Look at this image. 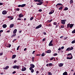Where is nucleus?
<instances>
[{"mask_svg":"<svg viewBox=\"0 0 75 75\" xmlns=\"http://www.w3.org/2000/svg\"><path fill=\"white\" fill-rule=\"evenodd\" d=\"M13 69H16V68L17 69H18L20 68V67L19 66L15 65L13 67Z\"/></svg>","mask_w":75,"mask_h":75,"instance_id":"f257e3e1","label":"nucleus"},{"mask_svg":"<svg viewBox=\"0 0 75 75\" xmlns=\"http://www.w3.org/2000/svg\"><path fill=\"white\" fill-rule=\"evenodd\" d=\"M38 2H39V3L37 4V5H41L42 4V2L41 1V0H38Z\"/></svg>","mask_w":75,"mask_h":75,"instance_id":"f03ea898","label":"nucleus"},{"mask_svg":"<svg viewBox=\"0 0 75 75\" xmlns=\"http://www.w3.org/2000/svg\"><path fill=\"white\" fill-rule=\"evenodd\" d=\"M42 26V25L40 24L38 26L36 27L35 29H38V28H41Z\"/></svg>","mask_w":75,"mask_h":75,"instance_id":"7ed1b4c3","label":"nucleus"},{"mask_svg":"<svg viewBox=\"0 0 75 75\" xmlns=\"http://www.w3.org/2000/svg\"><path fill=\"white\" fill-rule=\"evenodd\" d=\"M2 14L5 15V14H7V11L6 10H4L2 11Z\"/></svg>","mask_w":75,"mask_h":75,"instance_id":"20e7f679","label":"nucleus"},{"mask_svg":"<svg viewBox=\"0 0 75 75\" xmlns=\"http://www.w3.org/2000/svg\"><path fill=\"white\" fill-rule=\"evenodd\" d=\"M23 16L24 15L23 14H22L21 13H20L19 15H18L19 18H21V17H23Z\"/></svg>","mask_w":75,"mask_h":75,"instance_id":"39448f33","label":"nucleus"},{"mask_svg":"<svg viewBox=\"0 0 75 75\" xmlns=\"http://www.w3.org/2000/svg\"><path fill=\"white\" fill-rule=\"evenodd\" d=\"M67 56L69 57H72V54L71 53H69L67 54Z\"/></svg>","mask_w":75,"mask_h":75,"instance_id":"423d86ee","label":"nucleus"},{"mask_svg":"<svg viewBox=\"0 0 75 75\" xmlns=\"http://www.w3.org/2000/svg\"><path fill=\"white\" fill-rule=\"evenodd\" d=\"M62 21L61 23L63 24H65V21L64 20H62L61 21Z\"/></svg>","mask_w":75,"mask_h":75,"instance_id":"0eeeda50","label":"nucleus"},{"mask_svg":"<svg viewBox=\"0 0 75 75\" xmlns=\"http://www.w3.org/2000/svg\"><path fill=\"white\" fill-rule=\"evenodd\" d=\"M63 65H64V64L63 63H60L59 65V67H62Z\"/></svg>","mask_w":75,"mask_h":75,"instance_id":"6e6552de","label":"nucleus"},{"mask_svg":"<svg viewBox=\"0 0 75 75\" xmlns=\"http://www.w3.org/2000/svg\"><path fill=\"white\" fill-rule=\"evenodd\" d=\"M30 66L31 67H32L33 68H34L35 67V66L33 64H30Z\"/></svg>","mask_w":75,"mask_h":75,"instance_id":"1a4fd4ad","label":"nucleus"},{"mask_svg":"<svg viewBox=\"0 0 75 75\" xmlns=\"http://www.w3.org/2000/svg\"><path fill=\"white\" fill-rule=\"evenodd\" d=\"M25 70H26V68L25 67L22 68L21 69L22 71H25Z\"/></svg>","mask_w":75,"mask_h":75,"instance_id":"9d476101","label":"nucleus"},{"mask_svg":"<svg viewBox=\"0 0 75 75\" xmlns=\"http://www.w3.org/2000/svg\"><path fill=\"white\" fill-rule=\"evenodd\" d=\"M51 50H48L46 52V53H51Z\"/></svg>","mask_w":75,"mask_h":75,"instance_id":"9b49d317","label":"nucleus"},{"mask_svg":"<svg viewBox=\"0 0 75 75\" xmlns=\"http://www.w3.org/2000/svg\"><path fill=\"white\" fill-rule=\"evenodd\" d=\"M17 30L16 29H15L13 31V34H16L17 33Z\"/></svg>","mask_w":75,"mask_h":75,"instance_id":"f8f14e48","label":"nucleus"},{"mask_svg":"<svg viewBox=\"0 0 75 75\" xmlns=\"http://www.w3.org/2000/svg\"><path fill=\"white\" fill-rule=\"evenodd\" d=\"M3 27L4 28H6V27H7V25H6V24L3 25Z\"/></svg>","mask_w":75,"mask_h":75,"instance_id":"ddd939ff","label":"nucleus"},{"mask_svg":"<svg viewBox=\"0 0 75 75\" xmlns=\"http://www.w3.org/2000/svg\"><path fill=\"white\" fill-rule=\"evenodd\" d=\"M63 75H68V74L67 71H65L63 74Z\"/></svg>","mask_w":75,"mask_h":75,"instance_id":"4468645a","label":"nucleus"},{"mask_svg":"<svg viewBox=\"0 0 75 75\" xmlns=\"http://www.w3.org/2000/svg\"><path fill=\"white\" fill-rule=\"evenodd\" d=\"M9 68V66H7L5 68H4L3 69H7L8 68Z\"/></svg>","mask_w":75,"mask_h":75,"instance_id":"2eb2a0df","label":"nucleus"},{"mask_svg":"<svg viewBox=\"0 0 75 75\" xmlns=\"http://www.w3.org/2000/svg\"><path fill=\"white\" fill-rule=\"evenodd\" d=\"M14 27V24H11L10 25V28H12Z\"/></svg>","mask_w":75,"mask_h":75,"instance_id":"dca6fc26","label":"nucleus"},{"mask_svg":"<svg viewBox=\"0 0 75 75\" xmlns=\"http://www.w3.org/2000/svg\"><path fill=\"white\" fill-rule=\"evenodd\" d=\"M16 55H13L12 57V59H14V58H16Z\"/></svg>","mask_w":75,"mask_h":75,"instance_id":"f3484780","label":"nucleus"},{"mask_svg":"<svg viewBox=\"0 0 75 75\" xmlns=\"http://www.w3.org/2000/svg\"><path fill=\"white\" fill-rule=\"evenodd\" d=\"M25 4H23L21 5V7H25Z\"/></svg>","mask_w":75,"mask_h":75,"instance_id":"a211bd4d","label":"nucleus"},{"mask_svg":"<svg viewBox=\"0 0 75 75\" xmlns=\"http://www.w3.org/2000/svg\"><path fill=\"white\" fill-rule=\"evenodd\" d=\"M73 26H74V25L72 24H71L70 25V28H72V27H73Z\"/></svg>","mask_w":75,"mask_h":75,"instance_id":"6ab92c4d","label":"nucleus"},{"mask_svg":"<svg viewBox=\"0 0 75 75\" xmlns=\"http://www.w3.org/2000/svg\"><path fill=\"white\" fill-rule=\"evenodd\" d=\"M68 10V8L67 7H66L64 9V11H66V10Z\"/></svg>","mask_w":75,"mask_h":75,"instance_id":"aec40b11","label":"nucleus"},{"mask_svg":"<svg viewBox=\"0 0 75 75\" xmlns=\"http://www.w3.org/2000/svg\"><path fill=\"white\" fill-rule=\"evenodd\" d=\"M66 51H71L70 50V47H68L66 49Z\"/></svg>","mask_w":75,"mask_h":75,"instance_id":"412c9836","label":"nucleus"},{"mask_svg":"<svg viewBox=\"0 0 75 75\" xmlns=\"http://www.w3.org/2000/svg\"><path fill=\"white\" fill-rule=\"evenodd\" d=\"M70 25H71V24L70 23L68 24L67 25V28H69Z\"/></svg>","mask_w":75,"mask_h":75,"instance_id":"4be33fe9","label":"nucleus"},{"mask_svg":"<svg viewBox=\"0 0 75 75\" xmlns=\"http://www.w3.org/2000/svg\"><path fill=\"white\" fill-rule=\"evenodd\" d=\"M59 5L60 6H62V4H57V5H56V7H57V6Z\"/></svg>","mask_w":75,"mask_h":75,"instance_id":"5701e85b","label":"nucleus"},{"mask_svg":"<svg viewBox=\"0 0 75 75\" xmlns=\"http://www.w3.org/2000/svg\"><path fill=\"white\" fill-rule=\"evenodd\" d=\"M45 55V53H43L42 54H41V56L42 57H44Z\"/></svg>","mask_w":75,"mask_h":75,"instance_id":"b1692460","label":"nucleus"},{"mask_svg":"<svg viewBox=\"0 0 75 75\" xmlns=\"http://www.w3.org/2000/svg\"><path fill=\"white\" fill-rule=\"evenodd\" d=\"M74 43H75V39L71 42V44H74Z\"/></svg>","mask_w":75,"mask_h":75,"instance_id":"393cba45","label":"nucleus"},{"mask_svg":"<svg viewBox=\"0 0 75 75\" xmlns=\"http://www.w3.org/2000/svg\"><path fill=\"white\" fill-rule=\"evenodd\" d=\"M53 44H52L50 43L49 44V46H52V45Z\"/></svg>","mask_w":75,"mask_h":75,"instance_id":"a878e982","label":"nucleus"},{"mask_svg":"<svg viewBox=\"0 0 75 75\" xmlns=\"http://www.w3.org/2000/svg\"><path fill=\"white\" fill-rule=\"evenodd\" d=\"M54 12V11H53V12H50L49 13V14H52Z\"/></svg>","mask_w":75,"mask_h":75,"instance_id":"bb28decb","label":"nucleus"},{"mask_svg":"<svg viewBox=\"0 0 75 75\" xmlns=\"http://www.w3.org/2000/svg\"><path fill=\"white\" fill-rule=\"evenodd\" d=\"M53 24L54 25H57V23L56 22H54L53 23Z\"/></svg>","mask_w":75,"mask_h":75,"instance_id":"cd10ccee","label":"nucleus"},{"mask_svg":"<svg viewBox=\"0 0 75 75\" xmlns=\"http://www.w3.org/2000/svg\"><path fill=\"white\" fill-rule=\"evenodd\" d=\"M72 33L73 34H74V33H75V29L74 30L72 31Z\"/></svg>","mask_w":75,"mask_h":75,"instance_id":"c85d7f7f","label":"nucleus"},{"mask_svg":"<svg viewBox=\"0 0 75 75\" xmlns=\"http://www.w3.org/2000/svg\"><path fill=\"white\" fill-rule=\"evenodd\" d=\"M70 4H72V3H73V1H72V0H71L70 1Z\"/></svg>","mask_w":75,"mask_h":75,"instance_id":"c756f323","label":"nucleus"},{"mask_svg":"<svg viewBox=\"0 0 75 75\" xmlns=\"http://www.w3.org/2000/svg\"><path fill=\"white\" fill-rule=\"evenodd\" d=\"M30 71H31V72H32V73H33V72H34V69H33L31 70Z\"/></svg>","mask_w":75,"mask_h":75,"instance_id":"7c9ffc66","label":"nucleus"},{"mask_svg":"<svg viewBox=\"0 0 75 75\" xmlns=\"http://www.w3.org/2000/svg\"><path fill=\"white\" fill-rule=\"evenodd\" d=\"M73 49H74V48L73 47H71V48H70V51H71V50H72Z\"/></svg>","mask_w":75,"mask_h":75,"instance_id":"2f4dec72","label":"nucleus"},{"mask_svg":"<svg viewBox=\"0 0 75 75\" xmlns=\"http://www.w3.org/2000/svg\"><path fill=\"white\" fill-rule=\"evenodd\" d=\"M59 10H62V6L60 7L59 8Z\"/></svg>","mask_w":75,"mask_h":75,"instance_id":"473e14b6","label":"nucleus"},{"mask_svg":"<svg viewBox=\"0 0 75 75\" xmlns=\"http://www.w3.org/2000/svg\"><path fill=\"white\" fill-rule=\"evenodd\" d=\"M34 18H33V17H32L30 18V20H31H31H33V19Z\"/></svg>","mask_w":75,"mask_h":75,"instance_id":"72a5a7b5","label":"nucleus"},{"mask_svg":"<svg viewBox=\"0 0 75 75\" xmlns=\"http://www.w3.org/2000/svg\"><path fill=\"white\" fill-rule=\"evenodd\" d=\"M48 75H52V74L51 72H48Z\"/></svg>","mask_w":75,"mask_h":75,"instance_id":"f704fd0d","label":"nucleus"},{"mask_svg":"<svg viewBox=\"0 0 75 75\" xmlns=\"http://www.w3.org/2000/svg\"><path fill=\"white\" fill-rule=\"evenodd\" d=\"M47 27H51V24H49L48 25H47Z\"/></svg>","mask_w":75,"mask_h":75,"instance_id":"c9c22d12","label":"nucleus"},{"mask_svg":"<svg viewBox=\"0 0 75 75\" xmlns=\"http://www.w3.org/2000/svg\"><path fill=\"white\" fill-rule=\"evenodd\" d=\"M33 67H30V68H29V69L30 70H32V69H33Z\"/></svg>","mask_w":75,"mask_h":75,"instance_id":"e433bc0d","label":"nucleus"},{"mask_svg":"<svg viewBox=\"0 0 75 75\" xmlns=\"http://www.w3.org/2000/svg\"><path fill=\"white\" fill-rule=\"evenodd\" d=\"M57 55H58V54H57V53H55L54 54V55H53L54 56H56Z\"/></svg>","mask_w":75,"mask_h":75,"instance_id":"4c0bfd02","label":"nucleus"},{"mask_svg":"<svg viewBox=\"0 0 75 75\" xmlns=\"http://www.w3.org/2000/svg\"><path fill=\"white\" fill-rule=\"evenodd\" d=\"M12 16H8V18H11Z\"/></svg>","mask_w":75,"mask_h":75,"instance_id":"58836bf2","label":"nucleus"},{"mask_svg":"<svg viewBox=\"0 0 75 75\" xmlns=\"http://www.w3.org/2000/svg\"><path fill=\"white\" fill-rule=\"evenodd\" d=\"M61 27L62 28H64V25H61Z\"/></svg>","mask_w":75,"mask_h":75,"instance_id":"ea45409f","label":"nucleus"},{"mask_svg":"<svg viewBox=\"0 0 75 75\" xmlns=\"http://www.w3.org/2000/svg\"><path fill=\"white\" fill-rule=\"evenodd\" d=\"M20 47V46H18V47H17V50H18V49H19Z\"/></svg>","mask_w":75,"mask_h":75,"instance_id":"a19ab883","label":"nucleus"},{"mask_svg":"<svg viewBox=\"0 0 75 75\" xmlns=\"http://www.w3.org/2000/svg\"><path fill=\"white\" fill-rule=\"evenodd\" d=\"M18 7H21V5H18Z\"/></svg>","mask_w":75,"mask_h":75,"instance_id":"79ce46f5","label":"nucleus"},{"mask_svg":"<svg viewBox=\"0 0 75 75\" xmlns=\"http://www.w3.org/2000/svg\"><path fill=\"white\" fill-rule=\"evenodd\" d=\"M54 59V57H52V58H51L50 59V61H51V60H52V59Z\"/></svg>","mask_w":75,"mask_h":75,"instance_id":"37998d69","label":"nucleus"},{"mask_svg":"<svg viewBox=\"0 0 75 75\" xmlns=\"http://www.w3.org/2000/svg\"><path fill=\"white\" fill-rule=\"evenodd\" d=\"M16 71H14L13 72L12 74H16Z\"/></svg>","mask_w":75,"mask_h":75,"instance_id":"c03bdc74","label":"nucleus"},{"mask_svg":"<svg viewBox=\"0 0 75 75\" xmlns=\"http://www.w3.org/2000/svg\"><path fill=\"white\" fill-rule=\"evenodd\" d=\"M64 46H62V47H61V49H62V50H63V49H64Z\"/></svg>","mask_w":75,"mask_h":75,"instance_id":"a18cd8bd","label":"nucleus"},{"mask_svg":"<svg viewBox=\"0 0 75 75\" xmlns=\"http://www.w3.org/2000/svg\"><path fill=\"white\" fill-rule=\"evenodd\" d=\"M16 10H17V11H19V10H20V9H19V8H17L16 9Z\"/></svg>","mask_w":75,"mask_h":75,"instance_id":"49530a36","label":"nucleus"},{"mask_svg":"<svg viewBox=\"0 0 75 75\" xmlns=\"http://www.w3.org/2000/svg\"><path fill=\"white\" fill-rule=\"evenodd\" d=\"M72 57H69V59H72Z\"/></svg>","mask_w":75,"mask_h":75,"instance_id":"de8ad7c7","label":"nucleus"},{"mask_svg":"<svg viewBox=\"0 0 75 75\" xmlns=\"http://www.w3.org/2000/svg\"><path fill=\"white\" fill-rule=\"evenodd\" d=\"M49 66H51L52 65V63H50L49 64Z\"/></svg>","mask_w":75,"mask_h":75,"instance_id":"09e8293b","label":"nucleus"},{"mask_svg":"<svg viewBox=\"0 0 75 75\" xmlns=\"http://www.w3.org/2000/svg\"><path fill=\"white\" fill-rule=\"evenodd\" d=\"M11 45L9 44V46H8V47L9 48H10V47H11Z\"/></svg>","mask_w":75,"mask_h":75,"instance_id":"8fccbe9b","label":"nucleus"},{"mask_svg":"<svg viewBox=\"0 0 75 75\" xmlns=\"http://www.w3.org/2000/svg\"><path fill=\"white\" fill-rule=\"evenodd\" d=\"M3 3L0 2V6H1V5H3Z\"/></svg>","mask_w":75,"mask_h":75,"instance_id":"3c124183","label":"nucleus"},{"mask_svg":"<svg viewBox=\"0 0 75 75\" xmlns=\"http://www.w3.org/2000/svg\"><path fill=\"white\" fill-rule=\"evenodd\" d=\"M39 12H41V11H42V9L39 10Z\"/></svg>","mask_w":75,"mask_h":75,"instance_id":"603ef678","label":"nucleus"},{"mask_svg":"<svg viewBox=\"0 0 75 75\" xmlns=\"http://www.w3.org/2000/svg\"><path fill=\"white\" fill-rule=\"evenodd\" d=\"M45 38H44L42 40L43 41H45Z\"/></svg>","mask_w":75,"mask_h":75,"instance_id":"864d4df0","label":"nucleus"},{"mask_svg":"<svg viewBox=\"0 0 75 75\" xmlns=\"http://www.w3.org/2000/svg\"><path fill=\"white\" fill-rule=\"evenodd\" d=\"M35 52V51H33V53H32V54H34V52Z\"/></svg>","mask_w":75,"mask_h":75,"instance_id":"5fc2aeb1","label":"nucleus"},{"mask_svg":"<svg viewBox=\"0 0 75 75\" xmlns=\"http://www.w3.org/2000/svg\"><path fill=\"white\" fill-rule=\"evenodd\" d=\"M61 48H59L58 49V50L59 51H60V50H61Z\"/></svg>","mask_w":75,"mask_h":75,"instance_id":"6e6d98bb","label":"nucleus"},{"mask_svg":"<svg viewBox=\"0 0 75 75\" xmlns=\"http://www.w3.org/2000/svg\"><path fill=\"white\" fill-rule=\"evenodd\" d=\"M16 35V34H15V35H12V37H15V36Z\"/></svg>","mask_w":75,"mask_h":75,"instance_id":"4d7b16f0","label":"nucleus"},{"mask_svg":"<svg viewBox=\"0 0 75 75\" xmlns=\"http://www.w3.org/2000/svg\"><path fill=\"white\" fill-rule=\"evenodd\" d=\"M3 55V53H0V56Z\"/></svg>","mask_w":75,"mask_h":75,"instance_id":"13d9d810","label":"nucleus"},{"mask_svg":"<svg viewBox=\"0 0 75 75\" xmlns=\"http://www.w3.org/2000/svg\"><path fill=\"white\" fill-rule=\"evenodd\" d=\"M52 41H53V40H51V41L50 42V43H52Z\"/></svg>","mask_w":75,"mask_h":75,"instance_id":"bf43d9fd","label":"nucleus"},{"mask_svg":"<svg viewBox=\"0 0 75 75\" xmlns=\"http://www.w3.org/2000/svg\"><path fill=\"white\" fill-rule=\"evenodd\" d=\"M18 20H21V19L20 18H18Z\"/></svg>","mask_w":75,"mask_h":75,"instance_id":"052dcab7","label":"nucleus"},{"mask_svg":"<svg viewBox=\"0 0 75 75\" xmlns=\"http://www.w3.org/2000/svg\"><path fill=\"white\" fill-rule=\"evenodd\" d=\"M46 66L47 67H48V66H50V65L49 64H47L46 65Z\"/></svg>","mask_w":75,"mask_h":75,"instance_id":"680f3d73","label":"nucleus"},{"mask_svg":"<svg viewBox=\"0 0 75 75\" xmlns=\"http://www.w3.org/2000/svg\"><path fill=\"white\" fill-rule=\"evenodd\" d=\"M27 50V48H25L24 49V51H26V50Z\"/></svg>","mask_w":75,"mask_h":75,"instance_id":"e2e57ef3","label":"nucleus"},{"mask_svg":"<svg viewBox=\"0 0 75 75\" xmlns=\"http://www.w3.org/2000/svg\"><path fill=\"white\" fill-rule=\"evenodd\" d=\"M14 63H16V62H17V61L16 60H15L14 61Z\"/></svg>","mask_w":75,"mask_h":75,"instance_id":"0e129e2a","label":"nucleus"},{"mask_svg":"<svg viewBox=\"0 0 75 75\" xmlns=\"http://www.w3.org/2000/svg\"><path fill=\"white\" fill-rule=\"evenodd\" d=\"M67 38H68V37L64 38V40H66V39H67Z\"/></svg>","mask_w":75,"mask_h":75,"instance_id":"69168bd1","label":"nucleus"},{"mask_svg":"<svg viewBox=\"0 0 75 75\" xmlns=\"http://www.w3.org/2000/svg\"><path fill=\"white\" fill-rule=\"evenodd\" d=\"M63 37H64V36H62L61 37H60V38H63Z\"/></svg>","mask_w":75,"mask_h":75,"instance_id":"338daca9","label":"nucleus"},{"mask_svg":"<svg viewBox=\"0 0 75 75\" xmlns=\"http://www.w3.org/2000/svg\"><path fill=\"white\" fill-rule=\"evenodd\" d=\"M39 73V71H36V74H38Z\"/></svg>","mask_w":75,"mask_h":75,"instance_id":"774afa93","label":"nucleus"}]
</instances>
